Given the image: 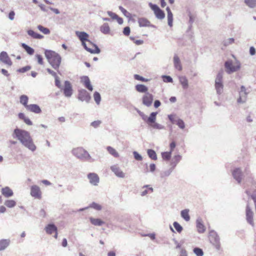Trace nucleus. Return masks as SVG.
<instances>
[{"label":"nucleus","instance_id":"nucleus-1","mask_svg":"<svg viewBox=\"0 0 256 256\" xmlns=\"http://www.w3.org/2000/svg\"><path fill=\"white\" fill-rule=\"evenodd\" d=\"M13 136L14 138H17L23 145L30 150L32 151L36 150V145L28 132L16 128L14 131Z\"/></svg>","mask_w":256,"mask_h":256},{"label":"nucleus","instance_id":"nucleus-2","mask_svg":"<svg viewBox=\"0 0 256 256\" xmlns=\"http://www.w3.org/2000/svg\"><path fill=\"white\" fill-rule=\"evenodd\" d=\"M44 54L52 67L58 70L62 60L60 56L56 52L51 50H46Z\"/></svg>","mask_w":256,"mask_h":256},{"label":"nucleus","instance_id":"nucleus-3","mask_svg":"<svg viewBox=\"0 0 256 256\" xmlns=\"http://www.w3.org/2000/svg\"><path fill=\"white\" fill-rule=\"evenodd\" d=\"M177 164V161H164L163 170L160 172V177L164 178L170 176Z\"/></svg>","mask_w":256,"mask_h":256},{"label":"nucleus","instance_id":"nucleus-4","mask_svg":"<svg viewBox=\"0 0 256 256\" xmlns=\"http://www.w3.org/2000/svg\"><path fill=\"white\" fill-rule=\"evenodd\" d=\"M227 73L231 74L237 72L240 70V63L239 61L236 60L234 62L228 60L224 64Z\"/></svg>","mask_w":256,"mask_h":256},{"label":"nucleus","instance_id":"nucleus-5","mask_svg":"<svg viewBox=\"0 0 256 256\" xmlns=\"http://www.w3.org/2000/svg\"><path fill=\"white\" fill-rule=\"evenodd\" d=\"M72 154L78 158L83 160H86L89 159L90 158V156L87 152V151L84 149V148L80 147L73 149Z\"/></svg>","mask_w":256,"mask_h":256},{"label":"nucleus","instance_id":"nucleus-6","mask_svg":"<svg viewBox=\"0 0 256 256\" xmlns=\"http://www.w3.org/2000/svg\"><path fill=\"white\" fill-rule=\"evenodd\" d=\"M83 46L87 51L91 54H98L100 52V48L90 40L84 44Z\"/></svg>","mask_w":256,"mask_h":256},{"label":"nucleus","instance_id":"nucleus-7","mask_svg":"<svg viewBox=\"0 0 256 256\" xmlns=\"http://www.w3.org/2000/svg\"><path fill=\"white\" fill-rule=\"evenodd\" d=\"M150 8L153 10L158 20H164L165 14L164 12L157 5L150 3L148 4Z\"/></svg>","mask_w":256,"mask_h":256},{"label":"nucleus","instance_id":"nucleus-8","mask_svg":"<svg viewBox=\"0 0 256 256\" xmlns=\"http://www.w3.org/2000/svg\"><path fill=\"white\" fill-rule=\"evenodd\" d=\"M210 240L217 250L220 248V238L216 232L212 230L210 232Z\"/></svg>","mask_w":256,"mask_h":256},{"label":"nucleus","instance_id":"nucleus-9","mask_svg":"<svg viewBox=\"0 0 256 256\" xmlns=\"http://www.w3.org/2000/svg\"><path fill=\"white\" fill-rule=\"evenodd\" d=\"M157 114V112H152L147 117L146 122L154 128H158V124L155 123Z\"/></svg>","mask_w":256,"mask_h":256},{"label":"nucleus","instance_id":"nucleus-10","mask_svg":"<svg viewBox=\"0 0 256 256\" xmlns=\"http://www.w3.org/2000/svg\"><path fill=\"white\" fill-rule=\"evenodd\" d=\"M90 183L92 186H98L100 182V178L95 173H90L87 176Z\"/></svg>","mask_w":256,"mask_h":256},{"label":"nucleus","instance_id":"nucleus-11","mask_svg":"<svg viewBox=\"0 0 256 256\" xmlns=\"http://www.w3.org/2000/svg\"><path fill=\"white\" fill-rule=\"evenodd\" d=\"M153 99L154 98L152 94L148 92H146L142 96V104L144 106L148 107L150 106L151 104H152Z\"/></svg>","mask_w":256,"mask_h":256},{"label":"nucleus","instance_id":"nucleus-12","mask_svg":"<svg viewBox=\"0 0 256 256\" xmlns=\"http://www.w3.org/2000/svg\"><path fill=\"white\" fill-rule=\"evenodd\" d=\"M30 194L32 196L40 199L41 198L42 192L38 186L33 185L30 188Z\"/></svg>","mask_w":256,"mask_h":256},{"label":"nucleus","instance_id":"nucleus-13","mask_svg":"<svg viewBox=\"0 0 256 256\" xmlns=\"http://www.w3.org/2000/svg\"><path fill=\"white\" fill-rule=\"evenodd\" d=\"M64 95L67 97H70L72 94V89L71 84L70 82L66 80L64 82V86L63 88Z\"/></svg>","mask_w":256,"mask_h":256},{"label":"nucleus","instance_id":"nucleus-14","mask_svg":"<svg viewBox=\"0 0 256 256\" xmlns=\"http://www.w3.org/2000/svg\"><path fill=\"white\" fill-rule=\"evenodd\" d=\"M246 222L252 226H254V222H253L254 213L250 208L248 205H247L246 210Z\"/></svg>","mask_w":256,"mask_h":256},{"label":"nucleus","instance_id":"nucleus-15","mask_svg":"<svg viewBox=\"0 0 256 256\" xmlns=\"http://www.w3.org/2000/svg\"><path fill=\"white\" fill-rule=\"evenodd\" d=\"M0 60L8 66H11L12 64V62L6 52H4V51L0 54Z\"/></svg>","mask_w":256,"mask_h":256},{"label":"nucleus","instance_id":"nucleus-16","mask_svg":"<svg viewBox=\"0 0 256 256\" xmlns=\"http://www.w3.org/2000/svg\"><path fill=\"white\" fill-rule=\"evenodd\" d=\"M76 34L80 40L82 42V45H84V44L89 40H88L89 35L86 32L76 31Z\"/></svg>","mask_w":256,"mask_h":256},{"label":"nucleus","instance_id":"nucleus-17","mask_svg":"<svg viewBox=\"0 0 256 256\" xmlns=\"http://www.w3.org/2000/svg\"><path fill=\"white\" fill-rule=\"evenodd\" d=\"M110 169L113 173L117 177L123 178L125 176V174L120 170V168L116 165H114L110 166Z\"/></svg>","mask_w":256,"mask_h":256},{"label":"nucleus","instance_id":"nucleus-18","mask_svg":"<svg viewBox=\"0 0 256 256\" xmlns=\"http://www.w3.org/2000/svg\"><path fill=\"white\" fill-rule=\"evenodd\" d=\"M78 98L82 101L88 102L90 99V96L86 90H82L79 91Z\"/></svg>","mask_w":256,"mask_h":256},{"label":"nucleus","instance_id":"nucleus-19","mask_svg":"<svg viewBox=\"0 0 256 256\" xmlns=\"http://www.w3.org/2000/svg\"><path fill=\"white\" fill-rule=\"evenodd\" d=\"M196 228H197V231L199 233H203L206 230V227L200 218H198L196 220Z\"/></svg>","mask_w":256,"mask_h":256},{"label":"nucleus","instance_id":"nucleus-20","mask_svg":"<svg viewBox=\"0 0 256 256\" xmlns=\"http://www.w3.org/2000/svg\"><path fill=\"white\" fill-rule=\"evenodd\" d=\"M232 176L238 182L240 183L242 181V172L240 168H236L232 172Z\"/></svg>","mask_w":256,"mask_h":256},{"label":"nucleus","instance_id":"nucleus-21","mask_svg":"<svg viewBox=\"0 0 256 256\" xmlns=\"http://www.w3.org/2000/svg\"><path fill=\"white\" fill-rule=\"evenodd\" d=\"M81 80L86 88L91 92L93 90L92 86L91 85L90 79L88 76L82 77Z\"/></svg>","mask_w":256,"mask_h":256},{"label":"nucleus","instance_id":"nucleus-22","mask_svg":"<svg viewBox=\"0 0 256 256\" xmlns=\"http://www.w3.org/2000/svg\"><path fill=\"white\" fill-rule=\"evenodd\" d=\"M26 110L35 114H40L42 112L40 108L36 104H30L28 106H27Z\"/></svg>","mask_w":256,"mask_h":256},{"label":"nucleus","instance_id":"nucleus-23","mask_svg":"<svg viewBox=\"0 0 256 256\" xmlns=\"http://www.w3.org/2000/svg\"><path fill=\"white\" fill-rule=\"evenodd\" d=\"M246 88L244 86L241 87V90L240 92V98L238 99V102H244L246 100Z\"/></svg>","mask_w":256,"mask_h":256},{"label":"nucleus","instance_id":"nucleus-24","mask_svg":"<svg viewBox=\"0 0 256 256\" xmlns=\"http://www.w3.org/2000/svg\"><path fill=\"white\" fill-rule=\"evenodd\" d=\"M1 193L6 198L12 196L14 194L13 191L8 186L1 190Z\"/></svg>","mask_w":256,"mask_h":256},{"label":"nucleus","instance_id":"nucleus-25","mask_svg":"<svg viewBox=\"0 0 256 256\" xmlns=\"http://www.w3.org/2000/svg\"><path fill=\"white\" fill-rule=\"evenodd\" d=\"M108 14L112 18V20H116L118 24H122L123 23L122 18L118 16L116 14L112 12H108Z\"/></svg>","mask_w":256,"mask_h":256},{"label":"nucleus","instance_id":"nucleus-26","mask_svg":"<svg viewBox=\"0 0 256 256\" xmlns=\"http://www.w3.org/2000/svg\"><path fill=\"white\" fill-rule=\"evenodd\" d=\"M166 10L167 12L168 24L170 27H172L173 22V14L169 7L166 8Z\"/></svg>","mask_w":256,"mask_h":256},{"label":"nucleus","instance_id":"nucleus-27","mask_svg":"<svg viewBox=\"0 0 256 256\" xmlns=\"http://www.w3.org/2000/svg\"><path fill=\"white\" fill-rule=\"evenodd\" d=\"M28 34L34 39L41 40L44 38L42 35L34 32L32 30H29L27 31Z\"/></svg>","mask_w":256,"mask_h":256},{"label":"nucleus","instance_id":"nucleus-28","mask_svg":"<svg viewBox=\"0 0 256 256\" xmlns=\"http://www.w3.org/2000/svg\"><path fill=\"white\" fill-rule=\"evenodd\" d=\"M138 23L140 27H146L150 26V22L144 18H140L138 19Z\"/></svg>","mask_w":256,"mask_h":256},{"label":"nucleus","instance_id":"nucleus-29","mask_svg":"<svg viewBox=\"0 0 256 256\" xmlns=\"http://www.w3.org/2000/svg\"><path fill=\"white\" fill-rule=\"evenodd\" d=\"M135 89L138 92L146 94L148 90V87L146 85H143V84H138L135 86Z\"/></svg>","mask_w":256,"mask_h":256},{"label":"nucleus","instance_id":"nucleus-30","mask_svg":"<svg viewBox=\"0 0 256 256\" xmlns=\"http://www.w3.org/2000/svg\"><path fill=\"white\" fill-rule=\"evenodd\" d=\"M10 244L9 239H3L0 240V251L5 250Z\"/></svg>","mask_w":256,"mask_h":256},{"label":"nucleus","instance_id":"nucleus-31","mask_svg":"<svg viewBox=\"0 0 256 256\" xmlns=\"http://www.w3.org/2000/svg\"><path fill=\"white\" fill-rule=\"evenodd\" d=\"M90 220L91 224L95 226H100L104 223L103 221L100 220V219H98V218L90 217Z\"/></svg>","mask_w":256,"mask_h":256},{"label":"nucleus","instance_id":"nucleus-32","mask_svg":"<svg viewBox=\"0 0 256 256\" xmlns=\"http://www.w3.org/2000/svg\"><path fill=\"white\" fill-rule=\"evenodd\" d=\"M18 117H19L20 120H22L27 125H32V121L29 118L26 117L24 113L20 112L19 114H18Z\"/></svg>","mask_w":256,"mask_h":256},{"label":"nucleus","instance_id":"nucleus-33","mask_svg":"<svg viewBox=\"0 0 256 256\" xmlns=\"http://www.w3.org/2000/svg\"><path fill=\"white\" fill-rule=\"evenodd\" d=\"M28 98L26 95H22L20 97V104L23 105L26 108H27V106L29 105L28 104Z\"/></svg>","mask_w":256,"mask_h":256},{"label":"nucleus","instance_id":"nucleus-34","mask_svg":"<svg viewBox=\"0 0 256 256\" xmlns=\"http://www.w3.org/2000/svg\"><path fill=\"white\" fill-rule=\"evenodd\" d=\"M189 210L185 209L180 212V216L186 222H189L190 216L189 215Z\"/></svg>","mask_w":256,"mask_h":256},{"label":"nucleus","instance_id":"nucleus-35","mask_svg":"<svg viewBox=\"0 0 256 256\" xmlns=\"http://www.w3.org/2000/svg\"><path fill=\"white\" fill-rule=\"evenodd\" d=\"M45 230L46 233L52 234L57 231V228L54 224H49L45 228Z\"/></svg>","mask_w":256,"mask_h":256},{"label":"nucleus","instance_id":"nucleus-36","mask_svg":"<svg viewBox=\"0 0 256 256\" xmlns=\"http://www.w3.org/2000/svg\"><path fill=\"white\" fill-rule=\"evenodd\" d=\"M174 62L175 68H177L179 71H180L182 68L180 64V58L178 56H174Z\"/></svg>","mask_w":256,"mask_h":256},{"label":"nucleus","instance_id":"nucleus-37","mask_svg":"<svg viewBox=\"0 0 256 256\" xmlns=\"http://www.w3.org/2000/svg\"><path fill=\"white\" fill-rule=\"evenodd\" d=\"M215 88L217 93L220 94L223 91V84L222 82H215Z\"/></svg>","mask_w":256,"mask_h":256},{"label":"nucleus","instance_id":"nucleus-38","mask_svg":"<svg viewBox=\"0 0 256 256\" xmlns=\"http://www.w3.org/2000/svg\"><path fill=\"white\" fill-rule=\"evenodd\" d=\"M21 46L26 50L28 54L32 55L34 54V50L33 48L30 47L25 44H22Z\"/></svg>","mask_w":256,"mask_h":256},{"label":"nucleus","instance_id":"nucleus-39","mask_svg":"<svg viewBox=\"0 0 256 256\" xmlns=\"http://www.w3.org/2000/svg\"><path fill=\"white\" fill-rule=\"evenodd\" d=\"M100 30L104 34H108L110 32V28L108 24H104L100 27Z\"/></svg>","mask_w":256,"mask_h":256},{"label":"nucleus","instance_id":"nucleus-40","mask_svg":"<svg viewBox=\"0 0 256 256\" xmlns=\"http://www.w3.org/2000/svg\"><path fill=\"white\" fill-rule=\"evenodd\" d=\"M4 204L8 208H12L16 206V202L13 200H7L4 202Z\"/></svg>","mask_w":256,"mask_h":256},{"label":"nucleus","instance_id":"nucleus-41","mask_svg":"<svg viewBox=\"0 0 256 256\" xmlns=\"http://www.w3.org/2000/svg\"><path fill=\"white\" fill-rule=\"evenodd\" d=\"M180 83L182 85L183 88L186 89L188 88V80L185 76H181L179 78Z\"/></svg>","mask_w":256,"mask_h":256},{"label":"nucleus","instance_id":"nucleus-42","mask_svg":"<svg viewBox=\"0 0 256 256\" xmlns=\"http://www.w3.org/2000/svg\"><path fill=\"white\" fill-rule=\"evenodd\" d=\"M148 188L144 190L141 192L140 195L142 196H146L148 193H152L153 192V188H150L149 185H144L143 187V188Z\"/></svg>","mask_w":256,"mask_h":256},{"label":"nucleus","instance_id":"nucleus-43","mask_svg":"<svg viewBox=\"0 0 256 256\" xmlns=\"http://www.w3.org/2000/svg\"><path fill=\"white\" fill-rule=\"evenodd\" d=\"M244 2L249 8H254L256 6V0H244Z\"/></svg>","mask_w":256,"mask_h":256},{"label":"nucleus","instance_id":"nucleus-44","mask_svg":"<svg viewBox=\"0 0 256 256\" xmlns=\"http://www.w3.org/2000/svg\"><path fill=\"white\" fill-rule=\"evenodd\" d=\"M37 28L40 32L44 34H50V32L49 28L44 27L42 26L38 25V26Z\"/></svg>","mask_w":256,"mask_h":256},{"label":"nucleus","instance_id":"nucleus-45","mask_svg":"<svg viewBox=\"0 0 256 256\" xmlns=\"http://www.w3.org/2000/svg\"><path fill=\"white\" fill-rule=\"evenodd\" d=\"M106 149L109 153L115 158H118V153L114 148L108 146L106 148Z\"/></svg>","mask_w":256,"mask_h":256},{"label":"nucleus","instance_id":"nucleus-46","mask_svg":"<svg viewBox=\"0 0 256 256\" xmlns=\"http://www.w3.org/2000/svg\"><path fill=\"white\" fill-rule=\"evenodd\" d=\"M147 154H148V156L152 160L156 159V154L154 150L148 149V150H147Z\"/></svg>","mask_w":256,"mask_h":256},{"label":"nucleus","instance_id":"nucleus-47","mask_svg":"<svg viewBox=\"0 0 256 256\" xmlns=\"http://www.w3.org/2000/svg\"><path fill=\"white\" fill-rule=\"evenodd\" d=\"M194 252L196 256H203L204 252L202 248L196 247L194 248Z\"/></svg>","mask_w":256,"mask_h":256},{"label":"nucleus","instance_id":"nucleus-48","mask_svg":"<svg viewBox=\"0 0 256 256\" xmlns=\"http://www.w3.org/2000/svg\"><path fill=\"white\" fill-rule=\"evenodd\" d=\"M134 77L135 80L142 82H148L150 80V79L146 78L138 74H134Z\"/></svg>","mask_w":256,"mask_h":256},{"label":"nucleus","instance_id":"nucleus-49","mask_svg":"<svg viewBox=\"0 0 256 256\" xmlns=\"http://www.w3.org/2000/svg\"><path fill=\"white\" fill-rule=\"evenodd\" d=\"M94 98L96 102L98 104L100 102V94L97 92H95L94 94Z\"/></svg>","mask_w":256,"mask_h":256},{"label":"nucleus","instance_id":"nucleus-50","mask_svg":"<svg viewBox=\"0 0 256 256\" xmlns=\"http://www.w3.org/2000/svg\"><path fill=\"white\" fill-rule=\"evenodd\" d=\"M90 208H92L94 210H102V206L100 204L93 202L90 206Z\"/></svg>","mask_w":256,"mask_h":256},{"label":"nucleus","instance_id":"nucleus-51","mask_svg":"<svg viewBox=\"0 0 256 256\" xmlns=\"http://www.w3.org/2000/svg\"><path fill=\"white\" fill-rule=\"evenodd\" d=\"M174 228L178 232H180L182 230V228L178 222H174L173 224Z\"/></svg>","mask_w":256,"mask_h":256},{"label":"nucleus","instance_id":"nucleus-52","mask_svg":"<svg viewBox=\"0 0 256 256\" xmlns=\"http://www.w3.org/2000/svg\"><path fill=\"white\" fill-rule=\"evenodd\" d=\"M30 70H31V66H26L20 68L18 71L19 72L24 73Z\"/></svg>","mask_w":256,"mask_h":256},{"label":"nucleus","instance_id":"nucleus-53","mask_svg":"<svg viewBox=\"0 0 256 256\" xmlns=\"http://www.w3.org/2000/svg\"><path fill=\"white\" fill-rule=\"evenodd\" d=\"M176 124L178 126L182 129L184 128L185 127L184 122L182 121V119H178Z\"/></svg>","mask_w":256,"mask_h":256},{"label":"nucleus","instance_id":"nucleus-54","mask_svg":"<svg viewBox=\"0 0 256 256\" xmlns=\"http://www.w3.org/2000/svg\"><path fill=\"white\" fill-rule=\"evenodd\" d=\"M178 118H176L174 115L170 114L168 116V119L170 120V122L173 124H176Z\"/></svg>","mask_w":256,"mask_h":256},{"label":"nucleus","instance_id":"nucleus-55","mask_svg":"<svg viewBox=\"0 0 256 256\" xmlns=\"http://www.w3.org/2000/svg\"><path fill=\"white\" fill-rule=\"evenodd\" d=\"M162 158L164 160H169L171 156V152H163L162 154Z\"/></svg>","mask_w":256,"mask_h":256},{"label":"nucleus","instance_id":"nucleus-56","mask_svg":"<svg viewBox=\"0 0 256 256\" xmlns=\"http://www.w3.org/2000/svg\"><path fill=\"white\" fill-rule=\"evenodd\" d=\"M123 33L124 36H129L130 33V28L128 26L125 27L123 30Z\"/></svg>","mask_w":256,"mask_h":256},{"label":"nucleus","instance_id":"nucleus-57","mask_svg":"<svg viewBox=\"0 0 256 256\" xmlns=\"http://www.w3.org/2000/svg\"><path fill=\"white\" fill-rule=\"evenodd\" d=\"M36 57L37 59L38 62L40 64H43L44 61H43V58L42 56L39 54H36Z\"/></svg>","mask_w":256,"mask_h":256},{"label":"nucleus","instance_id":"nucleus-58","mask_svg":"<svg viewBox=\"0 0 256 256\" xmlns=\"http://www.w3.org/2000/svg\"><path fill=\"white\" fill-rule=\"evenodd\" d=\"M100 124L101 122L100 120L94 121L91 123V126L94 128H96L100 126Z\"/></svg>","mask_w":256,"mask_h":256},{"label":"nucleus","instance_id":"nucleus-59","mask_svg":"<svg viewBox=\"0 0 256 256\" xmlns=\"http://www.w3.org/2000/svg\"><path fill=\"white\" fill-rule=\"evenodd\" d=\"M180 256H188V252L186 249L183 248H180Z\"/></svg>","mask_w":256,"mask_h":256},{"label":"nucleus","instance_id":"nucleus-60","mask_svg":"<svg viewBox=\"0 0 256 256\" xmlns=\"http://www.w3.org/2000/svg\"><path fill=\"white\" fill-rule=\"evenodd\" d=\"M222 73L220 72L217 74L215 82H222Z\"/></svg>","mask_w":256,"mask_h":256},{"label":"nucleus","instance_id":"nucleus-61","mask_svg":"<svg viewBox=\"0 0 256 256\" xmlns=\"http://www.w3.org/2000/svg\"><path fill=\"white\" fill-rule=\"evenodd\" d=\"M55 78V84L56 86L60 88H61V85H60V80L58 79V76H56Z\"/></svg>","mask_w":256,"mask_h":256},{"label":"nucleus","instance_id":"nucleus-62","mask_svg":"<svg viewBox=\"0 0 256 256\" xmlns=\"http://www.w3.org/2000/svg\"><path fill=\"white\" fill-rule=\"evenodd\" d=\"M47 71L50 74H52V76H53L54 77L56 78L58 76L56 72L50 69V68H47Z\"/></svg>","mask_w":256,"mask_h":256},{"label":"nucleus","instance_id":"nucleus-63","mask_svg":"<svg viewBox=\"0 0 256 256\" xmlns=\"http://www.w3.org/2000/svg\"><path fill=\"white\" fill-rule=\"evenodd\" d=\"M234 42V39L230 38H229L226 42H224V45L226 46L230 44H232Z\"/></svg>","mask_w":256,"mask_h":256},{"label":"nucleus","instance_id":"nucleus-64","mask_svg":"<svg viewBox=\"0 0 256 256\" xmlns=\"http://www.w3.org/2000/svg\"><path fill=\"white\" fill-rule=\"evenodd\" d=\"M164 81L166 82H172V79L170 76H164Z\"/></svg>","mask_w":256,"mask_h":256}]
</instances>
